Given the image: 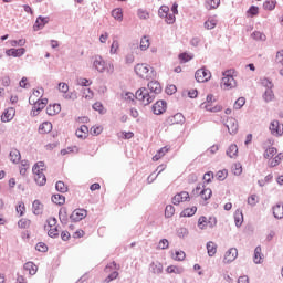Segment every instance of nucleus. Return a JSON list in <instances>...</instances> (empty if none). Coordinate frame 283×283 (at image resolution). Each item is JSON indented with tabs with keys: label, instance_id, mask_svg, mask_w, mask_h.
<instances>
[{
	"label": "nucleus",
	"instance_id": "obj_1",
	"mask_svg": "<svg viewBox=\"0 0 283 283\" xmlns=\"http://www.w3.org/2000/svg\"><path fill=\"white\" fill-rule=\"evenodd\" d=\"M163 92V86L158 81L148 82L147 87H142L136 91V99L143 105H151L156 99V95Z\"/></svg>",
	"mask_w": 283,
	"mask_h": 283
},
{
	"label": "nucleus",
	"instance_id": "obj_2",
	"mask_svg": "<svg viewBox=\"0 0 283 283\" xmlns=\"http://www.w3.org/2000/svg\"><path fill=\"white\" fill-rule=\"evenodd\" d=\"M134 70L139 78H144L145 81L156 78V71H154V67L149 66L148 64H137Z\"/></svg>",
	"mask_w": 283,
	"mask_h": 283
},
{
	"label": "nucleus",
	"instance_id": "obj_3",
	"mask_svg": "<svg viewBox=\"0 0 283 283\" xmlns=\"http://www.w3.org/2000/svg\"><path fill=\"white\" fill-rule=\"evenodd\" d=\"M237 86L238 82H235V78L231 75V71L223 72V77L221 80L222 90H233Z\"/></svg>",
	"mask_w": 283,
	"mask_h": 283
},
{
	"label": "nucleus",
	"instance_id": "obj_4",
	"mask_svg": "<svg viewBox=\"0 0 283 283\" xmlns=\"http://www.w3.org/2000/svg\"><path fill=\"white\" fill-rule=\"evenodd\" d=\"M222 124L224 125V127H227L230 136H235V134H238V119L233 117H226V119H222Z\"/></svg>",
	"mask_w": 283,
	"mask_h": 283
},
{
	"label": "nucleus",
	"instance_id": "obj_5",
	"mask_svg": "<svg viewBox=\"0 0 283 283\" xmlns=\"http://www.w3.org/2000/svg\"><path fill=\"white\" fill-rule=\"evenodd\" d=\"M195 78L197 83H207V81L211 80V71L207 70L206 67H201L196 71Z\"/></svg>",
	"mask_w": 283,
	"mask_h": 283
},
{
	"label": "nucleus",
	"instance_id": "obj_6",
	"mask_svg": "<svg viewBox=\"0 0 283 283\" xmlns=\"http://www.w3.org/2000/svg\"><path fill=\"white\" fill-rule=\"evenodd\" d=\"M93 70H95L99 74H103L105 72V70H107V62H105L103 56L95 55L93 57Z\"/></svg>",
	"mask_w": 283,
	"mask_h": 283
},
{
	"label": "nucleus",
	"instance_id": "obj_7",
	"mask_svg": "<svg viewBox=\"0 0 283 283\" xmlns=\"http://www.w3.org/2000/svg\"><path fill=\"white\" fill-rule=\"evenodd\" d=\"M118 264H116L114 261L108 263L104 271L105 273H111V271H113L106 279V282H113V280H116V277H118Z\"/></svg>",
	"mask_w": 283,
	"mask_h": 283
},
{
	"label": "nucleus",
	"instance_id": "obj_8",
	"mask_svg": "<svg viewBox=\"0 0 283 283\" xmlns=\"http://www.w3.org/2000/svg\"><path fill=\"white\" fill-rule=\"evenodd\" d=\"M85 218H87V210L85 209H75L70 216L71 222H81Z\"/></svg>",
	"mask_w": 283,
	"mask_h": 283
},
{
	"label": "nucleus",
	"instance_id": "obj_9",
	"mask_svg": "<svg viewBox=\"0 0 283 283\" xmlns=\"http://www.w3.org/2000/svg\"><path fill=\"white\" fill-rule=\"evenodd\" d=\"M48 105V98L38 99L31 111V116H39V113L42 112V109H45V106Z\"/></svg>",
	"mask_w": 283,
	"mask_h": 283
},
{
	"label": "nucleus",
	"instance_id": "obj_10",
	"mask_svg": "<svg viewBox=\"0 0 283 283\" xmlns=\"http://www.w3.org/2000/svg\"><path fill=\"white\" fill-rule=\"evenodd\" d=\"M185 123V115L176 113L166 119V125H182Z\"/></svg>",
	"mask_w": 283,
	"mask_h": 283
},
{
	"label": "nucleus",
	"instance_id": "obj_11",
	"mask_svg": "<svg viewBox=\"0 0 283 283\" xmlns=\"http://www.w3.org/2000/svg\"><path fill=\"white\" fill-rule=\"evenodd\" d=\"M189 200H191V197L189 196V192L181 191V192L176 193L172 197V205L178 206V205H180V202H189Z\"/></svg>",
	"mask_w": 283,
	"mask_h": 283
},
{
	"label": "nucleus",
	"instance_id": "obj_12",
	"mask_svg": "<svg viewBox=\"0 0 283 283\" xmlns=\"http://www.w3.org/2000/svg\"><path fill=\"white\" fill-rule=\"evenodd\" d=\"M49 23H50V17L39 15L33 25L34 32H39V30H43V27L48 25Z\"/></svg>",
	"mask_w": 283,
	"mask_h": 283
},
{
	"label": "nucleus",
	"instance_id": "obj_13",
	"mask_svg": "<svg viewBox=\"0 0 283 283\" xmlns=\"http://www.w3.org/2000/svg\"><path fill=\"white\" fill-rule=\"evenodd\" d=\"M167 111V102L165 101H157L153 105V113L156 114V116H160V114H165Z\"/></svg>",
	"mask_w": 283,
	"mask_h": 283
},
{
	"label": "nucleus",
	"instance_id": "obj_14",
	"mask_svg": "<svg viewBox=\"0 0 283 283\" xmlns=\"http://www.w3.org/2000/svg\"><path fill=\"white\" fill-rule=\"evenodd\" d=\"M237 258H238V249L230 248L224 254L223 262L224 264H231V262H234Z\"/></svg>",
	"mask_w": 283,
	"mask_h": 283
},
{
	"label": "nucleus",
	"instance_id": "obj_15",
	"mask_svg": "<svg viewBox=\"0 0 283 283\" xmlns=\"http://www.w3.org/2000/svg\"><path fill=\"white\" fill-rule=\"evenodd\" d=\"M270 132L273 136H282V124H280V120L271 122Z\"/></svg>",
	"mask_w": 283,
	"mask_h": 283
},
{
	"label": "nucleus",
	"instance_id": "obj_16",
	"mask_svg": "<svg viewBox=\"0 0 283 283\" xmlns=\"http://www.w3.org/2000/svg\"><path fill=\"white\" fill-rule=\"evenodd\" d=\"M15 114H17V111L13 107L7 108L1 116L2 123H10V120L14 118Z\"/></svg>",
	"mask_w": 283,
	"mask_h": 283
},
{
	"label": "nucleus",
	"instance_id": "obj_17",
	"mask_svg": "<svg viewBox=\"0 0 283 283\" xmlns=\"http://www.w3.org/2000/svg\"><path fill=\"white\" fill-rule=\"evenodd\" d=\"M7 56H13V59H19L25 54V49L20 48V49H8L6 51Z\"/></svg>",
	"mask_w": 283,
	"mask_h": 283
},
{
	"label": "nucleus",
	"instance_id": "obj_18",
	"mask_svg": "<svg viewBox=\"0 0 283 283\" xmlns=\"http://www.w3.org/2000/svg\"><path fill=\"white\" fill-rule=\"evenodd\" d=\"M262 260H264V254H262V247L258 245L254 249L253 262L254 264H262Z\"/></svg>",
	"mask_w": 283,
	"mask_h": 283
},
{
	"label": "nucleus",
	"instance_id": "obj_19",
	"mask_svg": "<svg viewBox=\"0 0 283 283\" xmlns=\"http://www.w3.org/2000/svg\"><path fill=\"white\" fill-rule=\"evenodd\" d=\"M35 175L34 180L39 187L45 186V182H48V178L45 177V174L43 171L33 172Z\"/></svg>",
	"mask_w": 283,
	"mask_h": 283
},
{
	"label": "nucleus",
	"instance_id": "obj_20",
	"mask_svg": "<svg viewBox=\"0 0 283 283\" xmlns=\"http://www.w3.org/2000/svg\"><path fill=\"white\" fill-rule=\"evenodd\" d=\"M206 249H207L209 258H213V255H216V253H218V244H216V242H213V241H209L206 244Z\"/></svg>",
	"mask_w": 283,
	"mask_h": 283
},
{
	"label": "nucleus",
	"instance_id": "obj_21",
	"mask_svg": "<svg viewBox=\"0 0 283 283\" xmlns=\"http://www.w3.org/2000/svg\"><path fill=\"white\" fill-rule=\"evenodd\" d=\"M61 113V104H53L46 107L48 116H56V114Z\"/></svg>",
	"mask_w": 283,
	"mask_h": 283
},
{
	"label": "nucleus",
	"instance_id": "obj_22",
	"mask_svg": "<svg viewBox=\"0 0 283 283\" xmlns=\"http://www.w3.org/2000/svg\"><path fill=\"white\" fill-rule=\"evenodd\" d=\"M32 210L34 216H42L43 214V203L40 200H34L32 203Z\"/></svg>",
	"mask_w": 283,
	"mask_h": 283
},
{
	"label": "nucleus",
	"instance_id": "obj_23",
	"mask_svg": "<svg viewBox=\"0 0 283 283\" xmlns=\"http://www.w3.org/2000/svg\"><path fill=\"white\" fill-rule=\"evenodd\" d=\"M234 222L235 227H242V222H244V214L242 213L241 209L235 210L234 212Z\"/></svg>",
	"mask_w": 283,
	"mask_h": 283
},
{
	"label": "nucleus",
	"instance_id": "obj_24",
	"mask_svg": "<svg viewBox=\"0 0 283 283\" xmlns=\"http://www.w3.org/2000/svg\"><path fill=\"white\" fill-rule=\"evenodd\" d=\"M11 163H14L15 165L21 163V153L19 149H12L9 154Z\"/></svg>",
	"mask_w": 283,
	"mask_h": 283
},
{
	"label": "nucleus",
	"instance_id": "obj_25",
	"mask_svg": "<svg viewBox=\"0 0 283 283\" xmlns=\"http://www.w3.org/2000/svg\"><path fill=\"white\" fill-rule=\"evenodd\" d=\"M273 216L276 218V220H282L283 218V205L277 203L272 208Z\"/></svg>",
	"mask_w": 283,
	"mask_h": 283
},
{
	"label": "nucleus",
	"instance_id": "obj_26",
	"mask_svg": "<svg viewBox=\"0 0 283 283\" xmlns=\"http://www.w3.org/2000/svg\"><path fill=\"white\" fill-rule=\"evenodd\" d=\"M149 269L155 275H160V273H163V265L159 262L150 263Z\"/></svg>",
	"mask_w": 283,
	"mask_h": 283
},
{
	"label": "nucleus",
	"instance_id": "obj_27",
	"mask_svg": "<svg viewBox=\"0 0 283 283\" xmlns=\"http://www.w3.org/2000/svg\"><path fill=\"white\" fill-rule=\"evenodd\" d=\"M40 134H50L52 132V123L44 122L39 126Z\"/></svg>",
	"mask_w": 283,
	"mask_h": 283
},
{
	"label": "nucleus",
	"instance_id": "obj_28",
	"mask_svg": "<svg viewBox=\"0 0 283 283\" xmlns=\"http://www.w3.org/2000/svg\"><path fill=\"white\" fill-rule=\"evenodd\" d=\"M196 211H198V208L196 206H193L191 208H186L181 212V217L182 218H191V216H196Z\"/></svg>",
	"mask_w": 283,
	"mask_h": 283
},
{
	"label": "nucleus",
	"instance_id": "obj_29",
	"mask_svg": "<svg viewBox=\"0 0 283 283\" xmlns=\"http://www.w3.org/2000/svg\"><path fill=\"white\" fill-rule=\"evenodd\" d=\"M24 271H29L30 275H36V271H38L36 264H34V262H27L24 264Z\"/></svg>",
	"mask_w": 283,
	"mask_h": 283
},
{
	"label": "nucleus",
	"instance_id": "obj_30",
	"mask_svg": "<svg viewBox=\"0 0 283 283\" xmlns=\"http://www.w3.org/2000/svg\"><path fill=\"white\" fill-rule=\"evenodd\" d=\"M226 154L229 156V158H235V156H238V145L231 144Z\"/></svg>",
	"mask_w": 283,
	"mask_h": 283
},
{
	"label": "nucleus",
	"instance_id": "obj_31",
	"mask_svg": "<svg viewBox=\"0 0 283 283\" xmlns=\"http://www.w3.org/2000/svg\"><path fill=\"white\" fill-rule=\"evenodd\" d=\"M51 200H52V202H54V205H59L60 207L65 205V196H63V195H59V193L53 195L51 197Z\"/></svg>",
	"mask_w": 283,
	"mask_h": 283
},
{
	"label": "nucleus",
	"instance_id": "obj_32",
	"mask_svg": "<svg viewBox=\"0 0 283 283\" xmlns=\"http://www.w3.org/2000/svg\"><path fill=\"white\" fill-rule=\"evenodd\" d=\"M166 272L167 273H175L176 275H180V274L185 273V269L180 268V266H176V265H169L166 269Z\"/></svg>",
	"mask_w": 283,
	"mask_h": 283
},
{
	"label": "nucleus",
	"instance_id": "obj_33",
	"mask_svg": "<svg viewBox=\"0 0 283 283\" xmlns=\"http://www.w3.org/2000/svg\"><path fill=\"white\" fill-rule=\"evenodd\" d=\"M273 98H275V93H273V88H266L263 94V101H265V103H271Z\"/></svg>",
	"mask_w": 283,
	"mask_h": 283
},
{
	"label": "nucleus",
	"instance_id": "obj_34",
	"mask_svg": "<svg viewBox=\"0 0 283 283\" xmlns=\"http://www.w3.org/2000/svg\"><path fill=\"white\" fill-rule=\"evenodd\" d=\"M216 25H218V20L216 18H209L203 23V28H206V30H213V28H216Z\"/></svg>",
	"mask_w": 283,
	"mask_h": 283
},
{
	"label": "nucleus",
	"instance_id": "obj_35",
	"mask_svg": "<svg viewBox=\"0 0 283 283\" xmlns=\"http://www.w3.org/2000/svg\"><path fill=\"white\" fill-rule=\"evenodd\" d=\"M169 151V147L165 146L163 148H160L156 155L153 157L154 163L158 161L159 159L163 158V156H165V154H167Z\"/></svg>",
	"mask_w": 283,
	"mask_h": 283
},
{
	"label": "nucleus",
	"instance_id": "obj_36",
	"mask_svg": "<svg viewBox=\"0 0 283 283\" xmlns=\"http://www.w3.org/2000/svg\"><path fill=\"white\" fill-rule=\"evenodd\" d=\"M90 133V128L85 125H82L77 130H76V136L77 138H85L87 134Z\"/></svg>",
	"mask_w": 283,
	"mask_h": 283
},
{
	"label": "nucleus",
	"instance_id": "obj_37",
	"mask_svg": "<svg viewBox=\"0 0 283 283\" xmlns=\"http://www.w3.org/2000/svg\"><path fill=\"white\" fill-rule=\"evenodd\" d=\"M260 84L262 87H265V90H273L274 87L273 82L269 77H261Z\"/></svg>",
	"mask_w": 283,
	"mask_h": 283
},
{
	"label": "nucleus",
	"instance_id": "obj_38",
	"mask_svg": "<svg viewBox=\"0 0 283 283\" xmlns=\"http://www.w3.org/2000/svg\"><path fill=\"white\" fill-rule=\"evenodd\" d=\"M59 218H60V222L62 224H67V209L66 208H61L60 212H59Z\"/></svg>",
	"mask_w": 283,
	"mask_h": 283
},
{
	"label": "nucleus",
	"instance_id": "obj_39",
	"mask_svg": "<svg viewBox=\"0 0 283 283\" xmlns=\"http://www.w3.org/2000/svg\"><path fill=\"white\" fill-rule=\"evenodd\" d=\"M275 154H277V148L275 147H269L264 154L263 157L266 158L268 160H271V158H273V156H275Z\"/></svg>",
	"mask_w": 283,
	"mask_h": 283
},
{
	"label": "nucleus",
	"instance_id": "obj_40",
	"mask_svg": "<svg viewBox=\"0 0 283 283\" xmlns=\"http://www.w3.org/2000/svg\"><path fill=\"white\" fill-rule=\"evenodd\" d=\"M275 6H277V1L275 0H266L263 2L264 10L273 11L275 10Z\"/></svg>",
	"mask_w": 283,
	"mask_h": 283
},
{
	"label": "nucleus",
	"instance_id": "obj_41",
	"mask_svg": "<svg viewBox=\"0 0 283 283\" xmlns=\"http://www.w3.org/2000/svg\"><path fill=\"white\" fill-rule=\"evenodd\" d=\"M200 196H201L202 200H209L211 198V196H213V191L210 188H203L200 191Z\"/></svg>",
	"mask_w": 283,
	"mask_h": 283
},
{
	"label": "nucleus",
	"instance_id": "obj_42",
	"mask_svg": "<svg viewBox=\"0 0 283 283\" xmlns=\"http://www.w3.org/2000/svg\"><path fill=\"white\" fill-rule=\"evenodd\" d=\"M206 4L208 10H216L220 7V0H207Z\"/></svg>",
	"mask_w": 283,
	"mask_h": 283
},
{
	"label": "nucleus",
	"instance_id": "obj_43",
	"mask_svg": "<svg viewBox=\"0 0 283 283\" xmlns=\"http://www.w3.org/2000/svg\"><path fill=\"white\" fill-rule=\"evenodd\" d=\"M112 17L116 21H123V9L122 8H116L112 11Z\"/></svg>",
	"mask_w": 283,
	"mask_h": 283
},
{
	"label": "nucleus",
	"instance_id": "obj_44",
	"mask_svg": "<svg viewBox=\"0 0 283 283\" xmlns=\"http://www.w3.org/2000/svg\"><path fill=\"white\" fill-rule=\"evenodd\" d=\"M283 160V154L279 153L271 161H270V167H277L280 163Z\"/></svg>",
	"mask_w": 283,
	"mask_h": 283
},
{
	"label": "nucleus",
	"instance_id": "obj_45",
	"mask_svg": "<svg viewBox=\"0 0 283 283\" xmlns=\"http://www.w3.org/2000/svg\"><path fill=\"white\" fill-rule=\"evenodd\" d=\"M227 176H229V170L223 169V170H219L216 174V178L217 180H219L220 182H222V180H227Z\"/></svg>",
	"mask_w": 283,
	"mask_h": 283
},
{
	"label": "nucleus",
	"instance_id": "obj_46",
	"mask_svg": "<svg viewBox=\"0 0 283 283\" xmlns=\"http://www.w3.org/2000/svg\"><path fill=\"white\" fill-rule=\"evenodd\" d=\"M149 45H150L149 38L147 35H144L140 40V45H139L140 50L142 51L148 50Z\"/></svg>",
	"mask_w": 283,
	"mask_h": 283
},
{
	"label": "nucleus",
	"instance_id": "obj_47",
	"mask_svg": "<svg viewBox=\"0 0 283 283\" xmlns=\"http://www.w3.org/2000/svg\"><path fill=\"white\" fill-rule=\"evenodd\" d=\"M55 189L60 193H67V187L65 186V182H63V181H57L55 184Z\"/></svg>",
	"mask_w": 283,
	"mask_h": 283
},
{
	"label": "nucleus",
	"instance_id": "obj_48",
	"mask_svg": "<svg viewBox=\"0 0 283 283\" xmlns=\"http://www.w3.org/2000/svg\"><path fill=\"white\" fill-rule=\"evenodd\" d=\"M252 39H254V41H266V35L260 31H254L252 33Z\"/></svg>",
	"mask_w": 283,
	"mask_h": 283
},
{
	"label": "nucleus",
	"instance_id": "obj_49",
	"mask_svg": "<svg viewBox=\"0 0 283 283\" xmlns=\"http://www.w3.org/2000/svg\"><path fill=\"white\" fill-rule=\"evenodd\" d=\"M168 14H169V7L161 6L158 10V17H160V19H165Z\"/></svg>",
	"mask_w": 283,
	"mask_h": 283
},
{
	"label": "nucleus",
	"instance_id": "obj_50",
	"mask_svg": "<svg viewBox=\"0 0 283 283\" xmlns=\"http://www.w3.org/2000/svg\"><path fill=\"white\" fill-rule=\"evenodd\" d=\"M232 174L234 176H242V164L240 163L234 164L232 167Z\"/></svg>",
	"mask_w": 283,
	"mask_h": 283
},
{
	"label": "nucleus",
	"instance_id": "obj_51",
	"mask_svg": "<svg viewBox=\"0 0 283 283\" xmlns=\"http://www.w3.org/2000/svg\"><path fill=\"white\" fill-rule=\"evenodd\" d=\"M45 168V163L43 161H38L33 168H32V171L33 174H39V171H43V169Z\"/></svg>",
	"mask_w": 283,
	"mask_h": 283
},
{
	"label": "nucleus",
	"instance_id": "obj_52",
	"mask_svg": "<svg viewBox=\"0 0 283 283\" xmlns=\"http://www.w3.org/2000/svg\"><path fill=\"white\" fill-rule=\"evenodd\" d=\"M175 213H176V208H174V206L171 205L166 206V209H165L166 218H171Z\"/></svg>",
	"mask_w": 283,
	"mask_h": 283
},
{
	"label": "nucleus",
	"instance_id": "obj_53",
	"mask_svg": "<svg viewBox=\"0 0 283 283\" xmlns=\"http://www.w3.org/2000/svg\"><path fill=\"white\" fill-rule=\"evenodd\" d=\"M30 224H31L30 219H20L18 221L19 229H28L30 227Z\"/></svg>",
	"mask_w": 283,
	"mask_h": 283
},
{
	"label": "nucleus",
	"instance_id": "obj_54",
	"mask_svg": "<svg viewBox=\"0 0 283 283\" xmlns=\"http://www.w3.org/2000/svg\"><path fill=\"white\" fill-rule=\"evenodd\" d=\"M247 103V99L244 97H239L234 103V109H242Z\"/></svg>",
	"mask_w": 283,
	"mask_h": 283
},
{
	"label": "nucleus",
	"instance_id": "obj_55",
	"mask_svg": "<svg viewBox=\"0 0 283 283\" xmlns=\"http://www.w3.org/2000/svg\"><path fill=\"white\" fill-rule=\"evenodd\" d=\"M185 258H186L185 251H176L175 254L172 255V259L176 260L177 262H182Z\"/></svg>",
	"mask_w": 283,
	"mask_h": 283
},
{
	"label": "nucleus",
	"instance_id": "obj_56",
	"mask_svg": "<svg viewBox=\"0 0 283 283\" xmlns=\"http://www.w3.org/2000/svg\"><path fill=\"white\" fill-rule=\"evenodd\" d=\"M137 17L146 21L147 19H149V12H147V10H144V9H138Z\"/></svg>",
	"mask_w": 283,
	"mask_h": 283
},
{
	"label": "nucleus",
	"instance_id": "obj_57",
	"mask_svg": "<svg viewBox=\"0 0 283 283\" xmlns=\"http://www.w3.org/2000/svg\"><path fill=\"white\" fill-rule=\"evenodd\" d=\"M15 211L20 216H25V203L23 201H20L19 205L15 208Z\"/></svg>",
	"mask_w": 283,
	"mask_h": 283
},
{
	"label": "nucleus",
	"instance_id": "obj_58",
	"mask_svg": "<svg viewBox=\"0 0 283 283\" xmlns=\"http://www.w3.org/2000/svg\"><path fill=\"white\" fill-rule=\"evenodd\" d=\"M198 227H199V229H201V230L207 229V227H208L207 217L202 216V217L199 218V220H198Z\"/></svg>",
	"mask_w": 283,
	"mask_h": 283
},
{
	"label": "nucleus",
	"instance_id": "obj_59",
	"mask_svg": "<svg viewBox=\"0 0 283 283\" xmlns=\"http://www.w3.org/2000/svg\"><path fill=\"white\" fill-rule=\"evenodd\" d=\"M177 235L178 238H187V235H189V230L187 228H179L177 229Z\"/></svg>",
	"mask_w": 283,
	"mask_h": 283
},
{
	"label": "nucleus",
	"instance_id": "obj_60",
	"mask_svg": "<svg viewBox=\"0 0 283 283\" xmlns=\"http://www.w3.org/2000/svg\"><path fill=\"white\" fill-rule=\"evenodd\" d=\"M63 98H65L66 101H76L77 98L76 92L67 91L66 93H64Z\"/></svg>",
	"mask_w": 283,
	"mask_h": 283
},
{
	"label": "nucleus",
	"instance_id": "obj_61",
	"mask_svg": "<svg viewBox=\"0 0 283 283\" xmlns=\"http://www.w3.org/2000/svg\"><path fill=\"white\" fill-rule=\"evenodd\" d=\"M35 250L39 251L40 253H46L48 245L44 242H39L35 245Z\"/></svg>",
	"mask_w": 283,
	"mask_h": 283
},
{
	"label": "nucleus",
	"instance_id": "obj_62",
	"mask_svg": "<svg viewBox=\"0 0 283 283\" xmlns=\"http://www.w3.org/2000/svg\"><path fill=\"white\" fill-rule=\"evenodd\" d=\"M193 56L189 55L188 53H180L179 54V61L180 63H188V61H191Z\"/></svg>",
	"mask_w": 283,
	"mask_h": 283
},
{
	"label": "nucleus",
	"instance_id": "obj_63",
	"mask_svg": "<svg viewBox=\"0 0 283 283\" xmlns=\"http://www.w3.org/2000/svg\"><path fill=\"white\" fill-rule=\"evenodd\" d=\"M259 12H260V8H258L256 6H251L248 10V14H250V17H256Z\"/></svg>",
	"mask_w": 283,
	"mask_h": 283
},
{
	"label": "nucleus",
	"instance_id": "obj_64",
	"mask_svg": "<svg viewBox=\"0 0 283 283\" xmlns=\"http://www.w3.org/2000/svg\"><path fill=\"white\" fill-rule=\"evenodd\" d=\"M118 40H114L112 45H111V54H116V52H118Z\"/></svg>",
	"mask_w": 283,
	"mask_h": 283
}]
</instances>
